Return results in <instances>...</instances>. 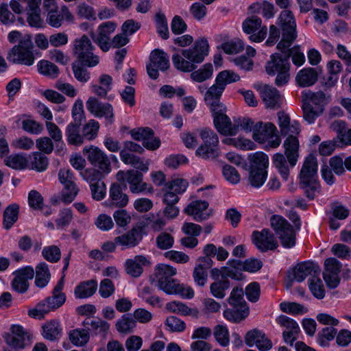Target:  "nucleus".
I'll return each instance as SVG.
<instances>
[{
  "label": "nucleus",
  "instance_id": "f257e3e1",
  "mask_svg": "<svg viewBox=\"0 0 351 351\" xmlns=\"http://www.w3.org/2000/svg\"><path fill=\"white\" fill-rule=\"evenodd\" d=\"M209 45L206 39L195 41L192 49H183L182 54L176 53L172 56L173 66L179 71L190 72L196 66L195 63L202 62L208 55Z\"/></svg>",
  "mask_w": 351,
  "mask_h": 351
},
{
  "label": "nucleus",
  "instance_id": "f03ea898",
  "mask_svg": "<svg viewBox=\"0 0 351 351\" xmlns=\"http://www.w3.org/2000/svg\"><path fill=\"white\" fill-rule=\"evenodd\" d=\"M278 49L282 53H276L271 56L265 66V71L269 75H276L275 83L277 86H281L286 84L289 80V58L291 50L289 47L287 50Z\"/></svg>",
  "mask_w": 351,
  "mask_h": 351
},
{
  "label": "nucleus",
  "instance_id": "7ed1b4c3",
  "mask_svg": "<svg viewBox=\"0 0 351 351\" xmlns=\"http://www.w3.org/2000/svg\"><path fill=\"white\" fill-rule=\"evenodd\" d=\"M317 162L315 157L308 155L302 165L300 173V186L309 199H313L319 193V184L317 181Z\"/></svg>",
  "mask_w": 351,
  "mask_h": 351
},
{
  "label": "nucleus",
  "instance_id": "20e7f679",
  "mask_svg": "<svg viewBox=\"0 0 351 351\" xmlns=\"http://www.w3.org/2000/svg\"><path fill=\"white\" fill-rule=\"evenodd\" d=\"M330 96L322 91H308L302 94V110L304 119L313 123L324 112V106L328 102Z\"/></svg>",
  "mask_w": 351,
  "mask_h": 351
},
{
  "label": "nucleus",
  "instance_id": "39448f33",
  "mask_svg": "<svg viewBox=\"0 0 351 351\" xmlns=\"http://www.w3.org/2000/svg\"><path fill=\"white\" fill-rule=\"evenodd\" d=\"M270 225L284 247L295 246L297 230L286 219L280 215H273L270 219Z\"/></svg>",
  "mask_w": 351,
  "mask_h": 351
},
{
  "label": "nucleus",
  "instance_id": "423d86ee",
  "mask_svg": "<svg viewBox=\"0 0 351 351\" xmlns=\"http://www.w3.org/2000/svg\"><path fill=\"white\" fill-rule=\"evenodd\" d=\"M95 49L89 38L84 34L73 41V54L79 62L86 66L93 67L98 64L99 57L94 54Z\"/></svg>",
  "mask_w": 351,
  "mask_h": 351
},
{
  "label": "nucleus",
  "instance_id": "0eeeda50",
  "mask_svg": "<svg viewBox=\"0 0 351 351\" xmlns=\"http://www.w3.org/2000/svg\"><path fill=\"white\" fill-rule=\"evenodd\" d=\"M278 25L282 29V39L277 49L287 50L297 38L296 22L291 11L283 10L278 16Z\"/></svg>",
  "mask_w": 351,
  "mask_h": 351
},
{
  "label": "nucleus",
  "instance_id": "6e6552de",
  "mask_svg": "<svg viewBox=\"0 0 351 351\" xmlns=\"http://www.w3.org/2000/svg\"><path fill=\"white\" fill-rule=\"evenodd\" d=\"M252 138L267 148H276L281 143L276 127L270 122H257L253 128Z\"/></svg>",
  "mask_w": 351,
  "mask_h": 351
},
{
  "label": "nucleus",
  "instance_id": "1a4fd4ad",
  "mask_svg": "<svg viewBox=\"0 0 351 351\" xmlns=\"http://www.w3.org/2000/svg\"><path fill=\"white\" fill-rule=\"evenodd\" d=\"M197 132L203 144L196 150V154L204 159L217 158L219 154V141L217 134L208 128L199 129Z\"/></svg>",
  "mask_w": 351,
  "mask_h": 351
},
{
  "label": "nucleus",
  "instance_id": "9d476101",
  "mask_svg": "<svg viewBox=\"0 0 351 351\" xmlns=\"http://www.w3.org/2000/svg\"><path fill=\"white\" fill-rule=\"evenodd\" d=\"M32 49L31 40L21 41L18 45H15L9 51L8 59L13 63L31 66L34 62V56Z\"/></svg>",
  "mask_w": 351,
  "mask_h": 351
},
{
  "label": "nucleus",
  "instance_id": "9b49d317",
  "mask_svg": "<svg viewBox=\"0 0 351 351\" xmlns=\"http://www.w3.org/2000/svg\"><path fill=\"white\" fill-rule=\"evenodd\" d=\"M58 179L64 186L60 199L65 204L73 201L78 193L79 189L75 184V178L70 169H61L58 172Z\"/></svg>",
  "mask_w": 351,
  "mask_h": 351
},
{
  "label": "nucleus",
  "instance_id": "f8f14e48",
  "mask_svg": "<svg viewBox=\"0 0 351 351\" xmlns=\"http://www.w3.org/2000/svg\"><path fill=\"white\" fill-rule=\"evenodd\" d=\"M83 153L86 156L89 162L104 174H108L111 171V162L110 158L104 151L95 146L85 147Z\"/></svg>",
  "mask_w": 351,
  "mask_h": 351
},
{
  "label": "nucleus",
  "instance_id": "ddd939ff",
  "mask_svg": "<svg viewBox=\"0 0 351 351\" xmlns=\"http://www.w3.org/2000/svg\"><path fill=\"white\" fill-rule=\"evenodd\" d=\"M117 24L112 21L102 23L97 27V33L93 30L90 32L92 40L104 52L110 48V35L115 31Z\"/></svg>",
  "mask_w": 351,
  "mask_h": 351
},
{
  "label": "nucleus",
  "instance_id": "4468645a",
  "mask_svg": "<svg viewBox=\"0 0 351 351\" xmlns=\"http://www.w3.org/2000/svg\"><path fill=\"white\" fill-rule=\"evenodd\" d=\"M149 60L147 71L148 75L153 80L158 78V70L165 71L170 66L168 55L160 49H155L151 53Z\"/></svg>",
  "mask_w": 351,
  "mask_h": 351
},
{
  "label": "nucleus",
  "instance_id": "2eb2a0df",
  "mask_svg": "<svg viewBox=\"0 0 351 351\" xmlns=\"http://www.w3.org/2000/svg\"><path fill=\"white\" fill-rule=\"evenodd\" d=\"M243 30L247 34H251L250 40L252 42L263 41L267 34L266 26H262V20L257 16L247 17L242 24Z\"/></svg>",
  "mask_w": 351,
  "mask_h": 351
},
{
  "label": "nucleus",
  "instance_id": "dca6fc26",
  "mask_svg": "<svg viewBox=\"0 0 351 351\" xmlns=\"http://www.w3.org/2000/svg\"><path fill=\"white\" fill-rule=\"evenodd\" d=\"M86 106L88 111L95 117H104L108 124L113 122V108L109 103H103L95 97H90L86 102Z\"/></svg>",
  "mask_w": 351,
  "mask_h": 351
},
{
  "label": "nucleus",
  "instance_id": "f3484780",
  "mask_svg": "<svg viewBox=\"0 0 351 351\" xmlns=\"http://www.w3.org/2000/svg\"><path fill=\"white\" fill-rule=\"evenodd\" d=\"M341 269V264L335 258H328L324 262V270L323 278L330 289L336 288L340 282L339 272Z\"/></svg>",
  "mask_w": 351,
  "mask_h": 351
},
{
  "label": "nucleus",
  "instance_id": "a211bd4d",
  "mask_svg": "<svg viewBox=\"0 0 351 351\" xmlns=\"http://www.w3.org/2000/svg\"><path fill=\"white\" fill-rule=\"evenodd\" d=\"M252 239L253 243L262 252L274 250L278 246L274 234L269 229H263L260 232L254 231Z\"/></svg>",
  "mask_w": 351,
  "mask_h": 351
},
{
  "label": "nucleus",
  "instance_id": "6ab92c4d",
  "mask_svg": "<svg viewBox=\"0 0 351 351\" xmlns=\"http://www.w3.org/2000/svg\"><path fill=\"white\" fill-rule=\"evenodd\" d=\"M244 340L247 346L249 347L255 346L260 351H267L272 348L271 340L264 332L257 328L247 331Z\"/></svg>",
  "mask_w": 351,
  "mask_h": 351
},
{
  "label": "nucleus",
  "instance_id": "aec40b11",
  "mask_svg": "<svg viewBox=\"0 0 351 351\" xmlns=\"http://www.w3.org/2000/svg\"><path fill=\"white\" fill-rule=\"evenodd\" d=\"M125 186L117 182L112 183L109 190V202H106V206L110 208L125 207L129 201L128 195L123 192Z\"/></svg>",
  "mask_w": 351,
  "mask_h": 351
},
{
  "label": "nucleus",
  "instance_id": "412c9836",
  "mask_svg": "<svg viewBox=\"0 0 351 351\" xmlns=\"http://www.w3.org/2000/svg\"><path fill=\"white\" fill-rule=\"evenodd\" d=\"M31 334L22 326L15 325L12 327V334L8 335L5 341L11 347L23 348L30 341Z\"/></svg>",
  "mask_w": 351,
  "mask_h": 351
},
{
  "label": "nucleus",
  "instance_id": "4be33fe9",
  "mask_svg": "<svg viewBox=\"0 0 351 351\" xmlns=\"http://www.w3.org/2000/svg\"><path fill=\"white\" fill-rule=\"evenodd\" d=\"M47 12L46 21L52 27L58 28L62 25L64 19L71 21L73 16L66 5L60 9L57 7L46 10Z\"/></svg>",
  "mask_w": 351,
  "mask_h": 351
},
{
  "label": "nucleus",
  "instance_id": "5701e85b",
  "mask_svg": "<svg viewBox=\"0 0 351 351\" xmlns=\"http://www.w3.org/2000/svg\"><path fill=\"white\" fill-rule=\"evenodd\" d=\"M15 276L12 280V288L20 293L27 291L29 287L28 280L33 278L34 270L32 267H25L16 271L14 273Z\"/></svg>",
  "mask_w": 351,
  "mask_h": 351
},
{
  "label": "nucleus",
  "instance_id": "b1692460",
  "mask_svg": "<svg viewBox=\"0 0 351 351\" xmlns=\"http://www.w3.org/2000/svg\"><path fill=\"white\" fill-rule=\"evenodd\" d=\"M277 322L287 329L282 333L284 341L290 346H293V341L297 339L300 332L298 324L293 319L285 315L279 316L277 318Z\"/></svg>",
  "mask_w": 351,
  "mask_h": 351
},
{
  "label": "nucleus",
  "instance_id": "393cba45",
  "mask_svg": "<svg viewBox=\"0 0 351 351\" xmlns=\"http://www.w3.org/2000/svg\"><path fill=\"white\" fill-rule=\"evenodd\" d=\"M143 239L141 230L139 228H132L125 233L115 237V241L117 245L121 246V250L134 247Z\"/></svg>",
  "mask_w": 351,
  "mask_h": 351
},
{
  "label": "nucleus",
  "instance_id": "a878e982",
  "mask_svg": "<svg viewBox=\"0 0 351 351\" xmlns=\"http://www.w3.org/2000/svg\"><path fill=\"white\" fill-rule=\"evenodd\" d=\"M320 273L319 267L310 261L303 262L298 264L293 269V278L300 282L310 276L311 278L319 276Z\"/></svg>",
  "mask_w": 351,
  "mask_h": 351
},
{
  "label": "nucleus",
  "instance_id": "bb28decb",
  "mask_svg": "<svg viewBox=\"0 0 351 351\" xmlns=\"http://www.w3.org/2000/svg\"><path fill=\"white\" fill-rule=\"evenodd\" d=\"M158 287L167 294H180L187 298H192L194 296V291L190 287H184L173 278L158 284Z\"/></svg>",
  "mask_w": 351,
  "mask_h": 351
},
{
  "label": "nucleus",
  "instance_id": "cd10ccee",
  "mask_svg": "<svg viewBox=\"0 0 351 351\" xmlns=\"http://www.w3.org/2000/svg\"><path fill=\"white\" fill-rule=\"evenodd\" d=\"M208 207V203L206 201H193L184 209V212L193 216L196 221L200 222L208 219L210 213L207 211Z\"/></svg>",
  "mask_w": 351,
  "mask_h": 351
},
{
  "label": "nucleus",
  "instance_id": "c85d7f7f",
  "mask_svg": "<svg viewBox=\"0 0 351 351\" xmlns=\"http://www.w3.org/2000/svg\"><path fill=\"white\" fill-rule=\"evenodd\" d=\"M213 121L215 127L221 134L234 136L238 133V125H235V120L234 123H232L230 119L226 114L215 117Z\"/></svg>",
  "mask_w": 351,
  "mask_h": 351
},
{
  "label": "nucleus",
  "instance_id": "c756f323",
  "mask_svg": "<svg viewBox=\"0 0 351 351\" xmlns=\"http://www.w3.org/2000/svg\"><path fill=\"white\" fill-rule=\"evenodd\" d=\"M285 154L291 166H295L299 157V141L297 136H288L283 143Z\"/></svg>",
  "mask_w": 351,
  "mask_h": 351
},
{
  "label": "nucleus",
  "instance_id": "7c9ffc66",
  "mask_svg": "<svg viewBox=\"0 0 351 351\" xmlns=\"http://www.w3.org/2000/svg\"><path fill=\"white\" fill-rule=\"evenodd\" d=\"M64 277L65 275L63 274L53 288L52 295L46 298L53 311L62 306L66 301V295L62 291L64 285Z\"/></svg>",
  "mask_w": 351,
  "mask_h": 351
},
{
  "label": "nucleus",
  "instance_id": "2f4dec72",
  "mask_svg": "<svg viewBox=\"0 0 351 351\" xmlns=\"http://www.w3.org/2000/svg\"><path fill=\"white\" fill-rule=\"evenodd\" d=\"M62 328L58 321L52 319L42 326V335L49 341H54L62 336Z\"/></svg>",
  "mask_w": 351,
  "mask_h": 351
},
{
  "label": "nucleus",
  "instance_id": "473e14b6",
  "mask_svg": "<svg viewBox=\"0 0 351 351\" xmlns=\"http://www.w3.org/2000/svg\"><path fill=\"white\" fill-rule=\"evenodd\" d=\"M318 78V73L315 69L304 68L300 70L295 77L297 84L301 87H307L313 85Z\"/></svg>",
  "mask_w": 351,
  "mask_h": 351
},
{
  "label": "nucleus",
  "instance_id": "72a5a7b5",
  "mask_svg": "<svg viewBox=\"0 0 351 351\" xmlns=\"http://www.w3.org/2000/svg\"><path fill=\"white\" fill-rule=\"evenodd\" d=\"M261 96L267 108H276L280 106V95L276 88L264 86Z\"/></svg>",
  "mask_w": 351,
  "mask_h": 351
},
{
  "label": "nucleus",
  "instance_id": "f704fd0d",
  "mask_svg": "<svg viewBox=\"0 0 351 351\" xmlns=\"http://www.w3.org/2000/svg\"><path fill=\"white\" fill-rule=\"evenodd\" d=\"M120 158L125 164L130 165L141 171L147 172L149 169V160L144 161L141 158L133 154H127L125 151L120 152Z\"/></svg>",
  "mask_w": 351,
  "mask_h": 351
},
{
  "label": "nucleus",
  "instance_id": "c9c22d12",
  "mask_svg": "<svg viewBox=\"0 0 351 351\" xmlns=\"http://www.w3.org/2000/svg\"><path fill=\"white\" fill-rule=\"evenodd\" d=\"M147 263V258L143 256H136L134 258L128 259L125 267L128 274L136 278L143 272V265Z\"/></svg>",
  "mask_w": 351,
  "mask_h": 351
},
{
  "label": "nucleus",
  "instance_id": "e433bc0d",
  "mask_svg": "<svg viewBox=\"0 0 351 351\" xmlns=\"http://www.w3.org/2000/svg\"><path fill=\"white\" fill-rule=\"evenodd\" d=\"M97 282L95 280L84 281L80 283L75 289L74 294L76 298H87L92 296L96 291Z\"/></svg>",
  "mask_w": 351,
  "mask_h": 351
},
{
  "label": "nucleus",
  "instance_id": "4c0bfd02",
  "mask_svg": "<svg viewBox=\"0 0 351 351\" xmlns=\"http://www.w3.org/2000/svg\"><path fill=\"white\" fill-rule=\"evenodd\" d=\"M27 167L37 171H45L49 164L48 158L40 152H34L29 156Z\"/></svg>",
  "mask_w": 351,
  "mask_h": 351
},
{
  "label": "nucleus",
  "instance_id": "58836bf2",
  "mask_svg": "<svg viewBox=\"0 0 351 351\" xmlns=\"http://www.w3.org/2000/svg\"><path fill=\"white\" fill-rule=\"evenodd\" d=\"M250 169L267 170L269 166V158L263 152H257L249 155Z\"/></svg>",
  "mask_w": 351,
  "mask_h": 351
},
{
  "label": "nucleus",
  "instance_id": "ea45409f",
  "mask_svg": "<svg viewBox=\"0 0 351 351\" xmlns=\"http://www.w3.org/2000/svg\"><path fill=\"white\" fill-rule=\"evenodd\" d=\"M80 123L71 122L66 128L67 141L71 145H80L84 143L83 136L80 134Z\"/></svg>",
  "mask_w": 351,
  "mask_h": 351
},
{
  "label": "nucleus",
  "instance_id": "a19ab883",
  "mask_svg": "<svg viewBox=\"0 0 351 351\" xmlns=\"http://www.w3.org/2000/svg\"><path fill=\"white\" fill-rule=\"evenodd\" d=\"M35 285L39 288H43L49 283L51 274L48 265L45 263H40L36 267Z\"/></svg>",
  "mask_w": 351,
  "mask_h": 351
},
{
  "label": "nucleus",
  "instance_id": "79ce46f5",
  "mask_svg": "<svg viewBox=\"0 0 351 351\" xmlns=\"http://www.w3.org/2000/svg\"><path fill=\"white\" fill-rule=\"evenodd\" d=\"M166 308L170 312L182 315H192L197 317L199 315V311L197 308H190L184 304L176 301L167 303Z\"/></svg>",
  "mask_w": 351,
  "mask_h": 351
},
{
  "label": "nucleus",
  "instance_id": "37998d69",
  "mask_svg": "<svg viewBox=\"0 0 351 351\" xmlns=\"http://www.w3.org/2000/svg\"><path fill=\"white\" fill-rule=\"evenodd\" d=\"M176 273V269L170 265L166 264L157 265L155 269V276L157 278L158 285L172 279V277L175 276Z\"/></svg>",
  "mask_w": 351,
  "mask_h": 351
},
{
  "label": "nucleus",
  "instance_id": "c03bdc74",
  "mask_svg": "<svg viewBox=\"0 0 351 351\" xmlns=\"http://www.w3.org/2000/svg\"><path fill=\"white\" fill-rule=\"evenodd\" d=\"M19 206L16 204L8 206L3 212V225L4 228L9 230L18 220Z\"/></svg>",
  "mask_w": 351,
  "mask_h": 351
},
{
  "label": "nucleus",
  "instance_id": "a18cd8bd",
  "mask_svg": "<svg viewBox=\"0 0 351 351\" xmlns=\"http://www.w3.org/2000/svg\"><path fill=\"white\" fill-rule=\"evenodd\" d=\"M272 161L274 165L278 170L282 177L285 180H287L289 174V168L293 166H291L289 161L280 153L274 154L272 158Z\"/></svg>",
  "mask_w": 351,
  "mask_h": 351
},
{
  "label": "nucleus",
  "instance_id": "49530a36",
  "mask_svg": "<svg viewBox=\"0 0 351 351\" xmlns=\"http://www.w3.org/2000/svg\"><path fill=\"white\" fill-rule=\"evenodd\" d=\"M116 177L118 181L123 182V184L126 182L130 186L134 185L138 182H140L141 180H143V173L133 169L125 171H119L117 173Z\"/></svg>",
  "mask_w": 351,
  "mask_h": 351
},
{
  "label": "nucleus",
  "instance_id": "de8ad7c7",
  "mask_svg": "<svg viewBox=\"0 0 351 351\" xmlns=\"http://www.w3.org/2000/svg\"><path fill=\"white\" fill-rule=\"evenodd\" d=\"M135 319L131 314L123 315L116 323V328L120 333L128 334L132 332L136 327Z\"/></svg>",
  "mask_w": 351,
  "mask_h": 351
},
{
  "label": "nucleus",
  "instance_id": "09e8293b",
  "mask_svg": "<svg viewBox=\"0 0 351 351\" xmlns=\"http://www.w3.org/2000/svg\"><path fill=\"white\" fill-rule=\"evenodd\" d=\"M37 66L38 72L43 75L52 79H55L59 75L58 67L49 60H43L39 61Z\"/></svg>",
  "mask_w": 351,
  "mask_h": 351
},
{
  "label": "nucleus",
  "instance_id": "8fccbe9b",
  "mask_svg": "<svg viewBox=\"0 0 351 351\" xmlns=\"http://www.w3.org/2000/svg\"><path fill=\"white\" fill-rule=\"evenodd\" d=\"M6 166L16 170H21L27 168L28 160L26 157L21 154H12L4 159Z\"/></svg>",
  "mask_w": 351,
  "mask_h": 351
},
{
  "label": "nucleus",
  "instance_id": "3c124183",
  "mask_svg": "<svg viewBox=\"0 0 351 351\" xmlns=\"http://www.w3.org/2000/svg\"><path fill=\"white\" fill-rule=\"evenodd\" d=\"M51 311H53L51 304L45 299L36 304V306L28 311V315L31 317L42 319L45 315L49 313Z\"/></svg>",
  "mask_w": 351,
  "mask_h": 351
},
{
  "label": "nucleus",
  "instance_id": "603ef678",
  "mask_svg": "<svg viewBox=\"0 0 351 351\" xmlns=\"http://www.w3.org/2000/svg\"><path fill=\"white\" fill-rule=\"evenodd\" d=\"M230 287V281L227 279L215 281L210 284V291L212 295L218 299L226 296V291Z\"/></svg>",
  "mask_w": 351,
  "mask_h": 351
},
{
  "label": "nucleus",
  "instance_id": "864d4df0",
  "mask_svg": "<svg viewBox=\"0 0 351 351\" xmlns=\"http://www.w3.org/2000/svg\"><path fill=\"white\" fill-rule=\"evenodd\" d=\"M239 80H240L239 75L232 71L225 70L218 73L215 82L225 89L227 84L238 82Z\"/></svg>",
  "mask_w": 351,
  "mask_h": 351
},
{
  "label": "nucleus",
  "instance_id": "5fc2aeb1",
  "mask_svg": "<svg viewBox=\"0 0 351 351\" xmlns=\"http://www.w3.org/2000/svg\"><path fill=\"white\" fill-rule=\"evenodd\" d=\"M267 177V170L250 169L248 181L253 187L259 188L265 182Z\"/></svg>",
  "mask_w": 351,
  "mask_h": 351
},
{
  "label": "nucleus",
  "instance_id": "6e6d98bb",
  "mask_svg": "<svg viewBox=\"0 0 351 351\" xmlns=\"http://www.w3.org/2000/svg\"><path fill=\"white\" fill-rule=\"evenodd\" d=\"M69 339L76 346H82L89 340V333L85 329H75L70 332Z\"/></svg>",
  "mask_w": 351,
  "mask_h": 351
},
{
  "label": "nucleus",
  "instance_id": "4d7b16f0",
  "mask_svg": "<svg viewBox=\"0 0 351 351\" xmlns=\"http://www.w3.org/2000/svg\"><path fill=\"white\" fill-rule=\"evenodd\" d=\"M213 65L210 63L204 64L201 69L191 74L193 80L202 82L209 79L213 75Z\"/></svg>",
  "mask_w": 351,
  "mask_h": 351
},
{
  "label": "nucleus",
  "instance_id": "13d9d810",
  "mask_svg": "<svg viewBox=\"0 0 351 351\" xmlns=\"http://www.w3.org/2000/svg\"><path fill=\"white\" fill-rule=\"evenodd\" d=\"M224 89L216 82L206 91L204 101L207 105H213L214 101H220V97Z\"/></svg>",
  "mask_w": 351,
  "mask_h": 351
},
{
  "label": "nucleus",
  "instance_id": "bf43d9fd",
  "mask_svg": "<svg viewBox=\"0 0 351 351\" xmlns=\"http://www.w3.org/2000/svg\"><path fill=\"white\" fill-rule=\"evenodd\" d=\"M99 129V122L94 119H90L83 127V130H82L83 139L85 138L88 141L93 140L97 136Z\"/></svg>",
  "mask_w": 351,
  "mask_h": 351
},
{
  "label": "nucleus",
  "instance_id": "052dcab7",
  "mask_svg": "<svg viewBox=\"0 0 351 351\" xmlns=\"http://www.w3.org/2000/svg\"><path fill=\"white\" fill-rule=\"evenodd\" d=\"M214 337L216 341L223 347L229 345V331L228 328L222 325H217L215 327L213 331Z\"/></svg>",
  "mask_w": 351,
  "mask_h": 351
},
{
  "label": "nucleus",
  "instance_id": "680f3d73",
  "mask_svg": "<svg viewBox=\"0 0 351 351\" xmlns=\"http://www.w3.org/2000/svg\"><path fill=\"white\" fill-rule=\"evenodd\" d=\"M309 289L312 294L318 299H322L325 295V290L321 279L318 276L309 280Z\"/></svg>",
  "mask_w": 351,
  "mask_h": 351
},
{
  "label": "nucleus",
  "instance_id": "e2e57ef3",
  "mask_svg": "<svg viewBox=\"0 0 351 351\" xmlns=\"http://www.w3.org/2000/svg\"><path fill=\"white\" fill-rule=\"evenodd\" d=\"M157 32L163 39L169 38L167 21L164 14L157 13L155 16Z\"/></svg>",
  "mask_w": 351,
  "mask_h": 351
},
{
  "label": "nucleus",
  "instance_id": "0e129e2a",
  "mask_svg": "<svg viewBox=\"0 0 351 351\" xmlns=\"http://www.w3.org/2000/svg\"><path fill=\"white\" fill-rule=\"evenodd\" d=\"M243 294L244 292L242 288L234 287L228 300L229 304L234 308L242 307L245 304Z\"/></svg>",
  "mask_w": 351,
  "mask_h": 351
},
{
  "label": "nucleus",
  "instance_id": "69168bd1",
  "mask_svg": "<svg viewBox=\"0 0 351 351\" xmlns=\"http://www.w3.org/2000/svg\"><path fill=\"white\" fill-rule=\"evenodd\" d=\"M83 325L86 327L90 326V329L94 330L96 333L106 332L110 328V324L101 319H86L83 322Z\"/></svg>",
  "mask_w": 351,
  "mask_h": 351
},
{
  "label": "nucleus",
  "instance_id": "338daca9",
  "mask_svg": "<svg viewBox=\"0 0 351 351\" xmlns=\"http://www.w3.org/2000/svg\"><path fill=\"white\" fill-rule=\"evenodd\" d=\"M45 259L51 263H56L60 259L61 252L56 245L45 247L42 251Z\"/></svg>",
  "mask_w": 351,
  "mask_h": 351
},
{
  "label": "nucleus",
  "instance_id": "774afa93",
  "mask_svg": "<svg viewBox=\"0 0 351 351\" xmlns=\"http://www.w3.org/2000/svg\"><path fill=\"white\" fill-rule=\"evenodd\" d=\"M188 186V182L184 179L177 178L165 184V189L170 190L176 194L184 193Z\"/></svg>",
  "mask_w": 351,
  "mask_h": 351
}]
</instances>
